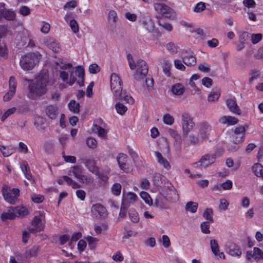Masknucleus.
I'll list each match as a JSON object with an SVG mask.
<instances>
[{"label": "nucleus", "mask_w": 263, "mask_h": 263, "mask_svg": "<svg viewBox=\"0 0 263 263\" xmlns=\"http://www.w3.org/2000/svg\"><path fill=\"white\" fill-rule=\"evenodd\" d=\"M184 86L180 83H176L172 86V92L175 95H181L184 91Z\"/></svg>", "instance_id": "cd10ccee"}, {"label": "nucleus", "mask_w": 263, "mask_h": 263, "mask_svg": "<svg viewBox=\"0 0 263 263\" xmlns=\"http://www.w3.org/2000/svg\"><path fill=\"white\" fill-rule=\"evenodd\" d=\"M210 247L213 254L215 255H217L219 252V248L218 243L215 239L211 240Z\"/></svg>", "instance_id": "ea45409f"}, {"label": "nucleus", "mask_w": 263, "mask_h": 263, "mask_svg": "<svg viewBox=\"0 0 263 263\" xmlns=\"http://www.w3.org/2000/svg\"><path fill=\"white\" fill-rule=\"evenodd\" d=\"M155 155L157 158V162L166 170L171 168V165L166 159L164 158L162 154L159 152H155Z\"/></svg>", "instance_id": "4be33fe9"}, {"label": "nucleus", "mask_w": 263, "mask_h": 263, "mask_svg": "<svg viewBox=\"0 0 263 263\" xmlns=\"http://www.w3.org/2000/svg\"><path fill=\"white\" fill-rule=\"evenodd\" d=\"M228 253L232 256L239 257L241 255V251L239 246L235 243H231L228 247Z\"/></svg>", "instance_id": "412c9836"}, {"label": "nucleus", "mask_w": 263, "mask_h": 263, "mask_svg": "<svg viewBox=\"0 0 263 263\" xmlns=\"http://www.w3.org/2000/svg\"><path fill=\"white\" fill-rule=\"evenodd\" d=\"M110 88L116 101L122 100V82L116 73L110 77Z\"/></svg>", "instance_id": "7ed1b4c3"}, {"label": "nucleus", "mask_w": 263, "mask_h": 263, "mask_svg": "<svg viewBox=\"0 0 263 263\" xmlns=\"http://www.w3.org/2000/svg\"><path fill=\"white\" fill-rule=\"evenodd\" d=\"M136 71L134 74V78L135 80L140 81L144 80L148 73V66L145 61L139 59L136 64Z\"/></svg>", "instance_id": "423d86ee"}, {"label": "nucleus", "mask_w": 263, "mask_h": 263, "mask_svg": "<svg viewBox=\"0 0 263 263\" xmlns=\"http://www.w3.org/2000/svg\"><path fill=\"white\" fill-rule=\"evenodd\" d=\"M220 96L219 92H211L208 96V101L209 102H214L215 100H217Z\"/></svg>", "instance_id": "338daca9"}, {"label": "nucleus", "mask_w": 263, "mask_h": 263, "mask_svg": "<svg viewBox=\"0 0 263 263\" xmlns=\"http://www.w3.org/2000/svg\"><path fill=\"white\" fill-rule=\"evenodd\" d=\"M216 160L215 154H205L203 155L199 161L193 164L194 167L203 166L205 167L214 163Z\"/></svg>", "instance_id": "9d476101"}, {"label": "nucleus", "mask_w": 263, "mask_h": 263, "mask_svg": "<svg viewBox=\"0 0 263 263\" xmlns=\"http://www.w3.org/2000/svg\"><path fill=\"white\" fill-rule=\"evenodd\" d=\"M16 109L15 107H12L8 109L2 116L1 120L2 121H4L9 116L14 114Z\"/></svg>", "instance_id": "864d4df0"}, {"label": "nucleus", "mask_w": 263, "mask_h": 263, "mask_svg": "<svg viewBox=\"0 0 263 263\" xmlns=\"http://www.w3.org/2000/svg\"><path fill=\"white\" fill-rule=\"evenodd\" d=\"M71 172L74 177L78 179L82 175V169L79 166H73Z\"/></svg>", "instance_id": "de8ad7c7"}, {"label": "nucleus", "mask_w": 263, "mask_h": 263, "mask_svg": "<svg viewBox=\"0 0 263 263\" xmlns=\"http://www.w3.org/2000/svg\"><path fill=\"white\" fill-rule=\"evenodd\" d=\"M76 74L79 77L77 83L80 86H82L84 85V79L85 71L84 69L81 66H78L76 68Z\"/></svg>", "instance_id": "b1692460"}, {"label": "nucleus", "mask_w": 263, "mask_h": 263, "mask_svg": "<svg viewBox=\"0 0 263 263\" xmlns=\"http://www.w3.org/2000/svg\"><path fill=\"white\" fill-rule=\"evenodd\" d=\"M141 197L144 200L145 202L151 205L153 203V201L149 194L146 192H142L140 194Z\"/></svg>", "instance_id": "49530a36"}, {"label": "nucleus", "mask_w": 263, "mask_h": 263, "mask_svg": "<svg viewBox=\"0 0 263 263\" xmlns=\"http://www.w3.org/2000/svg\"><path fill=\"white\" fill-rule=\"evenodd\" d=\"M162 70L164 74L168 77L171 76V63L167 60L164 59L161 63Z\"/></svg>", "instance_id": "473e14b6"}, {"label": "nucleus", "mask_w": 263, "mask_h": 263, "mask_svg": "<svg viewBox=\"0 0 263 263\" xmlns=\"http://www.w3.org/2000/svg\"><path fill=\"white\" fill-rule=\"evenodd\" d=\"M153 181L154 184L157 186H161L163 183L165 184L166 183L167 185L164 186V187H167L170 191L172 190L173 186L171 183L167 181V179L164 176L159 173H156L154 175Z\"/></svg>", "instance_id": "2eb2a0df"}, {"label": "nucleus", "mask_w": 263, "mask_h": 263, "mask_svg": "<svg viewBox=\"0 0 263 263\" xmlns=\"http://www.w3.org/2000/svg\"><path fill=\"white\" fill-rule=\"evenodd\" d=\"M238 143L239 142L236 141V139L234 140L233 141L230 142L228 146V151L230 152L236 151L239 148L238 145Z\"/></svg>", "instance_id": "8fccbe9b"}, {"label": "nucleus", "mask_w": 263, "mask_h": 263, "mask_svg": "<svg viewBox=\"0 0 263 263\" xmlns=\"http://www.w3.org/2000/svg\"><path fill=\"white\" fill-rule=\"evenodd\" d=\"M85 166L90 172L98 176L102 180H104V179L106 178L101 175L99 172V168L96 166V163L93 159H90L86 160L85 161Z\"/></svg>", "instance_id": "ddd939ff"}, {"label": "nucleus", "mask_w": 263, "mask_h": 263, "mask_svg": "<svg viewBox=\"0 0 263 263\" xmlns=\"http://www.w3.org/2000/svg\"><path fill=\"white\" fill-rule=\"evenodd\" d=\"M25 80L29 82L28 96L32 99L45 95L47 91V87L50 82L46 71L41 72L34 80Z\"/></svg>", "instance_id": "f257e3e1"}, {"label": "nucleus", "mask_w": 263, "mask_h": 263, "mask_svg": "<svg viewBox=\"0 0 263 263\" xmlns=\"http://www.w3.org/2000/svg\"><path fill=\"white\" fill-rule=\"evenodd\" d=\"M78 180L81 183L86 184H90L93 181V179L92 177L83 175H81Z\"/></svg>", "instance_id": "c03bdc74"}, {"label": "nucleus", "mask_w": 263, "mask_h": 263, "mask_svg": "<svg viewBox=\"0 0 263 263\" xmlns=\"http://www.w3.org/2000/svg\"><path fill=\"white\" fill-rule=\"evenodd\" d=\"M38 247L33 246L32 247L26 250L25 253V256L26 258H30L36 255L38 251Z\"/></svg>", "instance_id": "4c0bfd02"}, {"label": "nucleus", "mask_w": 263, "mask_h": 263, "mask_svg": "<svg viewBox=\"0 0 263 263\" xmlns=\"http://www.w3.org/2000/svg\"><path fill=\"white\" fill-rule=\"evenodd\" d=\"M262 35L261 33L252 34L251 36L252 43L254 44H257L261 40Z\"/></svg>", "instance_id": "bf43d9fd"}, {"label": "nucleus", "mask_w": 263, "mask_h": 263, "mask_svg": "<svg viewBox=\"0 0 263 263\" xmlns=\"http://www.w3.org/2000/svg\"><path fill=\"white\" fill-rule=\"evenodd\" d=\"M0 151L4 157H8L14 153V149L12 146H5L0 145Z\"/></svg>", "instance_id": "2f4dec72"}, {"label": "nucleus", "mask_w": 263, "mask_h": 263, "mask_svg": "<svg viewBox=\"0 0 263 263\" xmlns=\"http://www.w3.org/2000/svg\"><path fill=\"white\" fill-rule=\"evenodd\" d=\"M8 49L6 45L0 43V57L6 59L8 58Z\"/></svg>", "instance_id": "a18cd8bd"}, {"label": "nucleus", "mask_w": 263, "mask_h": 263, "mask_svg": "<svg viewBox=\"0 0 263 263\" xmlns=\"http://www.w3.org/2000/svg\"><path fill=\"white\" fill-rule=\"evenodd\" d=\"M3 195L5 200L11 203L14 204L17 200V197L20 195V190L16 188L11 189L10 187L4 185L2 189Z\"/></svg>", "instance_id": "20e7f679"}, {"label": "nucleus", "mask_w": 263, "mask_h": 263, "mask_svg": "<svg viewBox=\"0 0 263 263\" xmlns=\"http://www.w3.org/2000/svg\"><path fill=\"white\" fill-rule=\"evenodd\" d=\"M174 65L176 68L177 69L184 71L185 70V67L182 64V61L180 60H176L174 61Z\"/></svg>", "instance_id": "69168bd1"}, {"label": "nucleus", "mask_w": 263, "mask_h": 263, "mask_svg": "<svg viewBox=\"0 0 263 263\" xmlns=\"http://www.w3.org/2000/svg\"><path fill=\"white\" fill-rule=\"evenodd\" d=\"M246 258L248 261L250 262L252 261V258H254L256 262L259 261L258 255H255L254 248L253 249V253L250 251L247 252Z\"/></svg>", "instance_id": "37998d69"}, {"label": "nucleus", "mask_w": 263, "mask_h": 263, "mask_svg": "<svg viewBox=\"0 0 263 263\" xmlns=\"http://www.w3.org/2000/svg\"><path fill=\"white\" fill-rule=\"evenodd\" d=\"M163 121L165 124L167 125H172L174 123V119L173 117L171 116L170 114H166L163 116Z\"/></svg>", "instance_id": "4d7b16f0"}, {"label": "nucleus", "mask_w": 263, "mask_h": 263, "mask_svg": "<svg viewBox=\"0 0 263 263\" xmlns=\"http://www.w3.org/2000/svg\"><path fill=\"white\" fill-rule=\"evenodd\" d=\"M68 107L70 110L73 111L74 114H78L80 111V104L74 100L70 101Z\"/></svg>", "instance_id": "e433bc0d"}, {"label": "nucleus", "mask_w": 263, "mask_h": 263, "mask_svg": "<svg viewBox=\"0 0 263 263\" xmlns=\"http://www.w3.org/2000/svg\"><path fill=\"white\" fill-rule=\"evenodd\" d=\"M181 124L183 130V136L185 137L191 131L195 125V123L193 121L191 116L186 112H184L181 116Z\"/></svg>", "instance_id": "0eeeda50"}, {"label": "nucleus", "mask_w": 263, "mask_h": 263, "mask_svg": "<svg viewBox=\"0 0 263 263\" xmlns=\"http://www.w3.org/2000/svg\"><path fill=\"white\" fill-rule=\"evenodd\" d=\"M37 58V55L35 53L23 56L20 59V66L24 70H29L34 66Z\"/></svg>", "instance_id": "39448f33"}, {"label": "nucleus", "mask_w": 263, "mask_h": 263, "mask_svg": "<svg viewBox=\"0 0 263 263\" xmlns=\"http://www.w3.org/2000/svg\"><path fill=\"white\" fill-rule=\"evenodd\" d=\"M3 17L7 21H13L15 19L16 13L11 9H5L4 10Z\"/></svg>", "instance_id": "c756f323"}, {"label": "nucleus", "mask_w": 263, "mask_h": 263, "mask_svg": "<svg viewBox=\"0 0 263 263\" xmlns=\"http://www.w3.org/2000/svg\"><path fill=\"white\" fill-rule=\"evenodd\" d=\"M45 113L49 119L54 120L57 118L59 111L56 106L53 105H49L46 107Z\"/></svg>", "instance_id": "aec40b11"}, {"label": "nucleus", "mask_w": 263, "mask_h": 263, "mask_svg": "<svg viewBox=\"0 0 263 263\" xmlns=\"http://www.w3.org/2000/svg\"><path fill=\"white\" fill-rule=\"evenodd\" d=\"M92 131L98 135V136L102 138L106 139L107 134L105 129L97 124L93 125L92 128Z\"/></svg>", "instance_id": "c85d7f7f"}, {"label": "nucleus", "mask_w": 263, "mask_h": 263, "mask_svg": "<svg viewBox=\"0 0 263 263\" xmlns=\"http://www.w3.org/2000/svg\"><path fill=\"white\" fill-rule=\"evenodd\" d=\"M181 145H182V139L181 138H178L177 139H175L174 143V146L175 150L177 152H180L181 151Z\"/></svg>", "instance_id": "680f3d73"}, {"label": "nucleus", "mask_w": 263, "mask_h": 263, "mask_svg": "<svg viewBox=\"0 0 263 263\" xmlns=\"http://www.w3.org/2000/svg\"><path fill=\"white\" fill-rule=\"evenodd\" d=\"M45 119L42 118L40 116H36L34 118V124L36 126V127H39V126H41L44 125L45 123Z\"/></svg>", "instance_id": "13d9d810"}, {"label": "nucleus", "mask_w": 263, "mask_h": 263, "mask_svg": "<svg viewBox=\"0 0 263 263\" xmlns=\"http://www.w3.org/2000/svg\"><path fill=\"white\" fill-rule=\"evenodd\" d=\"M115 108L117 113L121 115H124L127 110V107L121 102L117 103L115 105Z\"/></svg>", "instance_id": "58836bf2"}, {"label": "nucleus", "mask_w": 263, "mask_h": 263, "mask_svg": "<svg viewBox=\"0 0 263 263\" xmlns=\"http://www.w3.org/2000/svg\"><path fill=\"white\" fill-rule=\"evenodd\" d=\"M178 46L173 42H170L166 45V49L172 54H175L177 52Z\"/></svg>", "instance_id": "a19ab883"}, {"label": "nucleus", "mask_w": 263, "mask_h": 263, "mask_svg": "<svg viewBox=\"0 0 263 263\" xmlns=\"http://www.w3.org/2000/svg\"><path fill=\"white\" fill-rule=\"evenodd\" d=\"M219 121L222 124L227 123L229 125H234L238 122L237 118L230 116H223Z\"/></svg>", "instance_id": "a878e982"}, {"label": "nucleus", "mask_w": 263, "mask_h": 263, "mask_svg": "<svg viewBox=\"0 0 263 263\" xmlns=\"http://www.w3.org/2000/svg\"><path fill=\"white\" fill-rule=\"evenodd\" d=\"M213 84V80L208 77H204L202 80V84L204 86L209 88Z\"/></svg>", "instance_id": "774afa93"}, {"label": "nucleus", "mask_w": 263, "mask_h": 263, "mask_svg": "<svg viewBox=\"0 0 263 263\" xmlns=\"http://www.w3.org/2000/svg\"><path fill=\"white\" fill-rule=\"evenodd\" d=\"M137 198V196L135 193L132 192L128 193L126 194L123 195L122 204L129 206L130 203L136 201Z\"/></svg>", "instance_id": "6ab92c4d"}, {"label": "nucleus", "mask_w": 263, "mask_h": 263, "mask_svg": "<svg viewBox=\"0 0 263 263\" xmlns=\"http://www.w3.org/2000/svg\"><path fill=\"white\" fill-rule=\"evenodd\" d=\"M199 134L202 140H205L209 135V132L211 130L212 127L207 122H202L198 126Z\"/></svg>", "instance_id": "dca6fc26"}, {"label": "nucleus", "mask_w": 263, "mask_h": 263, "mask_svg": "<svg viewBox=\"0 0 263 263\" xmlns=\"http://www.w3.org/2000/svg\"><path fill=\"white\" fill-rule=\"evenodd\" d=\"M252 170L257 177L263 178V166L260 163L255 164L252 166Z\"/></svg>", "instance_id": "7c9ffc66"}, {"label": "nucleus", "mask_w": 263, "mask_h": 263, "mask_svg": "<svg viewBox=\"0 0 263 263\" xmlns=\"http://www.w3.org/2000/svg\"><path fill=\"white\" fill-rule=\"evenodd\" d=\"M45 45L51 50L55 52L59 51V46L58 43L52 39H47L45 42Z\"/></svg>", "instance_id": "bb28decb"}, {"label": "nucleus", "mask_w": 263, "mask_h": 263, "mask_svg": "<svg viewBox=\"0 0 263 263\" xmlns=\"http://www.w3.org/2000/svg\"><path fill=\"white\" fill-rule=\"evenodd\" d=\"M189 141L191 144L195 145L199 143L200 140L198 137L197 136L193 134H191L189 136Z\"/></svg>", "instance_id": "052dcab7"}, {"label": "nucleus", "mask_w": 263, "mask_h": 263, "mask_svg": "<svg viewBox=\"0 0 263 263\" xmlns=\"http://www.w3.org/2000/svg\"><path fill=\"white\" fill-rule=\"evenodd\" d=\"M155 10L166 18L173 19L175 16L174 11L166 5L162 3H156L154 4Z\"/></svg>", "instance_id": "6e6552de"}, {"label": "nucleus", "mask_w": 263, "mask_h": 263, "mask_svg": "<svg viewBox=\"0 0 263 263\" xmlns=\"http://www.w3.org/2000/svg\"><path fill=\"white\" fill-rule=\"evenodd\" d=\"M226 104L229 110L234 114L240 115L241 110L238 106L235 99H229L226 100Z\"/></svg>", "instance_id": "f3484780"}, {"label": "nucleus", "mask_w": 263, "mask_h": 263, "mask_svg": "<svg viewBox=\"0 0 263 263\" xmlns=\"http://www.w3.org/2000/svg\"><path fill=\"white\" fill-rule=\"evenodd\" d=\"M205 9V3L203 2L198 3L194 8V11L196 12H201Z\"/></svg>", "instance_id": "e2e57ef3"}, {"label": "nucleus", "mask_w": 263, "mask_h": 263, "mask_svg": "<svg viewBox=\"0 0 263 263\" xmlns=\"http://www.w3.org/2000/svg\"><path fill=\"white\" fill-rule=\"evenodd\" d=\"M44 199V196L40 195L34 194L31 196V200L36 203H40L43 201Z\"/></svg>", "instance_id": "0e129e2a"}, {"label": "nucleus", "mask_w": 263, "mask_h": 263, "mask_svg": "<svg viewBox=\"0 0 263 263\" xmlns=\"http://www.w3.org/2000/svg\"><path fill=\"white\" fill-rule=\"evenodd\" d=\"M123 99L129 104H133L135 102L133 98L131 96L127 95L125 91L122 92V100Z\"/></svg>", "instance_id": "3c124183"}, {"label": "nucleus", "mask_w": 263, "mask_h": 263, "mask_svg": "<svg viewBox=\"0 0 263 263\" xmlns=\"http://www.w3.org/2000/svg\"><path fill=\"white\" fill-rule=\"evenodd\" d=\"M12 209L15 214V217H23L28 214V211L24 206H18L15 208L12 207Z\"/></svg>", "instance_id": "5701e85b"}, {"label": "nucleus", "mask_w": 263, "mask_h": 263, "mask_svg": "<svg viewBox=\"0 0 263 263\" xmlns=\"http://www.w3.org/2000/svg\"><path fill=\"white\" fill-rule=\"evenodd\" d=\"M86 143L87 146L91 148H95L97 145V140L92 137L88 138L87 139Z\"/></svg>", "instance_id": "6e6d98bb"}, {"label": "nucleus", "mask_w": 263, "mask_h": 263, "mask_svg": "<svg viewBox=\"0 0 263 263\" xmlns=\"http://www.w3.org/2000/svg\"><path fill=\"white\" fill-rule=\"evenodd\" d=\"M15 217V214L12 209V207L10 208L8 212H4L1 215V219L3 221L7 219H13Z\"/></svg>", "instance_id": "c9c22d12"}, {"label": "nucleus", "mask_w": 263, "mask_h": 263, "mask_svg": "<svg viewBox=\"0 0 263 263\" xmlns=\"http://www.w3.org/2000/svg\"><path fill=\"white\" fill-rule=\"evenodd\" d=\"M62 70L60 73V77L62 80L70 86H72L77 81L74 76V68L71 63L65 64L60 66Z\"/></svg>", "instance_id": "f03ea898"}, {"label": "nucleus", "mask_w": 263, "mask_h": 263, "mask_svg": "<svg viewBox=\"0 0 263 263\" xmlns=\"http://www.w3.org/2000/svg\"><path fill=\"white\" fill-rule=\"evenodd\" d=\"M43 213L39 212V214L34 216L31 221V228H28L30 233L35 234L42 231L44 227V224L42 222Z\"/></svg>", "instance_id": "1a4fd4ad"}, {"label": "nucleus", "mask_w": 263, "mask_h": 263, "mask_svg": "<svg viewBox=\"0 0 263 263\" xmlns=\"http://www.w3.org/2000/svg\"><path fill=\"white\" fill-rule=\"evenodd\" d=\"M198 204L197 202L193 201H189L186 203L185 209L187 212L194 213L197 211Z\"/></svg>", "instance_id": "72a5a7b5"}, {"label": "nucleus", "mask_w": 263, "mask_h": 263, "mask_svg": "<svg viewBox=\"0 0 263 263\" xmlns=\"http://www.w3.org/2000/svg\"><path fill=\"white\" fill-rule=\"evenodd\" d=\"M121 185L119 183H116L112 186L111 191L114 195L119 196L121 194Z\"/></svg>", "instance_id": "79ce46f5"}, {"label": "nucleus", "mask_w": 263, "mask_h": 263, "mask_svg": "<svg viewBox=\"0 0 263 263\" xmlns=\"http://www.w3.org/2000/svg\"><path fill=\"white\" fill-rule=\"evenodd\" d=\"M213 210L211 208L206 209L203 213V217L207 220L206 221L213 223L214 219L213 217Z\"/></svg>", "instance_id": "f704fd0d"}, {"label": "nucleus", "mask_w": 263, "mask_h": 263, "mask_svg": "<svg viewBox=\"0 0 263 263\" xmlns=\"http://www.w3.org/2000/svg\"><path fill=\"white\" fill-rule=\"evenodd\" d=\"M91 212L92 214L98 218H104L107 215V212L105 208L100 203L92 205Z\"/></svg>", "instance_id": "f8f14e48"}, {"label": "nucleus", "mask_w": 263, "mask_h": 263, "mask_svg": "<svg viewBox=\"0 0 263 263\" xmlns=\"http://www.w3.org/2000/svg\"><path fill=\"white\" fill-rule=\"evenodd\" d=\"M249 126L247 124L244 126H240L235 128L234 134L236 136V141L238 142H240L242 141V139L245 136V132L248 129Z\"/></svg>", "instance_id": "a211bd4d"}, {"label": "nucleus", "mask_w": 263, "mask_h": 263, "mask_svg": "<svg viewBox=\"0 0 263 263\" xmlns=\"http://www.w3.org/2000/svg\"><path fill=\"white\" fill-rule=\"evenodd\" d=\"M183 62L187 66L196 65V59L193 55V52L190 50H183L181 54Z\"/></svg>", "instance_id": "9b49d317"}, {"label": "nucleus", "mask_w": 263, "mask_h": 263, "mask_svg": "<svg viewBox=\"0 0 263 263\" xmlns=\"http://www.w3.org/2000/svg\"><path fill=\"white\" fill-rule=\"evenodd\" d=\"M69 26H70L72 31L74 33H76L79 32V25H78L77 22L75 20L73 19L70 21Z\"/></svg>", "instance_id": "5fc2aeb1"}, {"label": "nucleus", "mask_w": 263, "mask_h": 263, "mask_svg": "<svg viewBox=\"0 0 263 263\" xmlns=\"http://www.w3.org/2000/svg\"><path fill=\"white\" fill-rule=\"evenodd\" d=\"M210 222L204 221L200 224L201 230L202 233L204 234H209L210 233Z\"/></svg>", "instance_id": "09e8293b"}, {"label": "nucleus", "mask_w": 263, "mask_h": 263, "mask_svg": "<svg viewBox=\"0 0 263 263\" xmlns=\"http://www.w3.org/2000/svg\"><path fill=\"white\" fill-rule=\"evenodd\" d=\"M143 24L149 32H152L155 29V25L152 19L149 16H145L143 21Z\"/></svg>", "instance_id": "393cba45"}, {"label": "nucleus", "mask_w": 263, "mask_h": 263, "mask_svg": "<svg viewBox=\"0 0 263 263\" xmlns=\"http://www.w3.org/2000/svg\"><path fill=\"white\" fill-rule=\"evenodd\" d=\"M9 90L4 96V100L5 101H9L15 93L16 82L14 77L12 76L10 78L9 81Z\"/></svg>", "instance_id": "4468645a"}, {"label": "nucleus", "mask_w": 263, "mask_h": 263, "mask_svg": "<svg viewBox=\"0 0 263 263\" xmlns=\"http://www.w3.org/2000/svg\"><path fill=\"white\" fill-rule=\"evenodd\" d=\"M129 217L134 223H137L139 220L138 214L135 211H132L129 213Z\"/></svg>", "instance_id": "603ef678"}]
</instances>
